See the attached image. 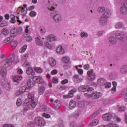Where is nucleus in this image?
<instances>
[{
	"instance_id": "3c124183",
	"label": "nucleus",
	"mask_w": 127,
	"mask_h": 127,
	"mask_svg": "<svg viewBox=\"0 0 127 127\" xmlns=\"http://www.w3.org/2000/svg\"><path fill=\"white\" fill-rule=\"evenodd\" d=\"M1 32L2 33V34H3L4 35H8V33H9V32L8 31V30H7V29H3L2 30H1Z\"/></svg>"
},
{
	"instance_id": "774afa93",
	"label": "nucleus",
	"mask_w": 127,
	"mask_h": 127,
	"mask_svg": "<svg viewBox=\"0 0 127 127\" xmlns=\"http://www.w3.org/2000/svg\"><path fill=\"white\" fill-rule=\"evenodd\" d=\"M17 34H20V33H22V28L21 27H19L18 29H17Z\"/></svg>"
},
{
	"instance_id": "4be33fe9",
	"label": "nucleus",
	"mask_w": 127,
	"mask_h": 127,
	"mask_svg": "<svg viewBox=\"0 0 127 127\" xmlns=\"http://www.w3.org/2000/svg\"><path fill=\"white\" fill-rule=\"evenodd\" d=\"M120 73L121 74H127V65H124L120 68Z\"/></svg>"
},
{
	"instance_id": "6e6d98bb",
	"label": "nucleus",
	"mask_w": 127,
	"mask_h": 127,
	"mask_svg": "<svg viewBox=\"0 0 127 127\" xmlns=\"http://www.w3.org/2000/svg\"><path fill=\"white\" fill-rule=\"evenodd\" d=\"M29 55V54L28 53L25 54L24 56L22 57V60H23V61H25V60H27V58H28Z\"/></svg>"
},
{
	"instance_id": "09e8293b",
	"label": "nucleus",
	"mask_w": 127,
	"mask_h": 127,
	"mask_svg": "<svg viewBox=\"0 0 127 127\" xmlns=\"http://www.w3.org/2000/svg\"><path fill=\"white\" fill-rule=\"evenodd\" d=\"M121 94L122 95H123V96H125V99H126L127 100V89H125L123 90H122L121 92Z\"/></svg>"
},
{
	"instance_id": "4d7b16f0",
	"label": "nucleus",
	"mask_w": 127,
	"mask_h": 127,
	"mask_svg": "<svg viewBox=\"0 0 127 127\" xmlns=\"http://www.w3.org/2000/svg\"><path fill=\"white\" fill-rule=\"evenodd\" d=\"M78 107H79V108H84V107H85V102H84V101L79 102Z\"/></svg>"
},
{
	"instance_id": "423d86ee",
	"label": "nucleus",
	"mask_w": 127,
	"mask_h": 127,
	"mask_svg": "<svg viewBox=\"0 0 127 127\" xmlns=\"http://www.w3.org/2000/svg\"><path fill=\"white\" fill-rule=\"evenodd\" d=\"M27 92H29V88H27L26 86H22L19 88V90L16 91L15 95L17 97H20V96L22 95L23 93Z\"/></svg>"
},
{
	"instance_id": "c756f323",
	"label": "nucleus",
	"mask_w": 127,
	"mask_h": 127,
	"mask_svg": "<svg viewBox=\"0 0 127 127\" xmlns=\"http://www.w3.org/2000/svg\"><path fill=\"white\" fill-rule=\"evenodd\" d=\"M49 63L51 66L54 67L56 65V61L54 59L50 58Z\"/></svg>"
},
{
	"instance_id": "e433bc0d",
	"label": "nucleus",
	"mask_w": 127,
	"mask_h": 127,
	"mask_svg": "<svg viewBox=\"0 0 127 127\" xmlns=\"http://www.w3.org/2000/svg\"><path fill=\"white\" fill-rule=\"evenodd\" d=\"M105 10H106V8L104 6H100L97 8V12H99V13H103Z\"/></svg>"
},
{
	"instance_id": "8fccbe9b",
	"label": "nucleus",
	"mask_w": 127,
	"mask_h": 127,
	"mask_svg": "<svg viewBox=\"0 0 127 127\" xmlns=\"http://www.w3.org/2000/svg\"><path fill=\"white\" fill-rule=\"evenodd\" d=\"M35 71L37 73H42L43 72V69L41 68V67H36L35 68Z\"/></svg>"
},
{
	"instance_id": "0eeeda50",
	"label": "nucleus",
	"mask_w": 127,
	"mask_h": 127,
	"mask_svg": "<svg viewBox=\"0 0 127 127\" xmlns=\"http://www.w3.org/2000/svg\"><path fill=\"white\" fill-rule=\"evenodd\" d=\"M87 74L88 75V79L90 81H93L96 79V73L94 72V69H91L88 70Z\"/></svg>"
},
{
	"instance_id": "a19ab883",
	"label": "nucleus",
	"mask_w": 127,
	"mask_h": 127,
	"mask_svg": "<svg viewBox=\"0 0 127 127\" xmlns=\"http://www.w3.org/2000/svg\"><path fill=\"white\" fill-rule=\"evenodd\" d=\"M70 126L71 127H82V124H79L78 125H76L75 122H71L70 124Z\"/></svg>"
},
{
	"instance_id": "a878e982",
	"label": "nucleus",
	"mask_w": 127,
	"mask_h": 127,
	"mask_svg": "<svg viewBox=\"0 0 127 127\" xmlns=\"http://www.w3.org/2000/svg\"><path fill=\"white\" fill-rule=\"evenodd\" d=\"M0 74L2 76V77H5L6 76V68H0Z\"/></svg>"
},
{
	"instance_id": "a211bd4d",
	"label": "nucleus",
	"mask_w": 127,
	"mask_h": 127,
	"mask_svg": "<svg viewBox=\"0 0 127 127\" xmlns=\"http://www.w3.org/2000/svg\"><path fill=\"white\" fill-rule=\"evenodd\" d=\"M120 13L123 15L127 14V6L126 5L122 6L120 8Z\"/></svg>"
},
{
	"instance_id": "6e6552de",
	"label": "nucleus",
	"mask_w": 127,
	"mask_h": 127,
	"mask_svg": "<svg viewBox=\"0 0 127 127\" xmlns=\"http://www.w3.org/2000/svg\"><path fill=\"white\" fill-rule=\"evenodd\" d=\"M32 80L35 83H37L38 84H44V81L41 76H33L32 77Z\"/></svg>"
},
{
	"instance_id": "c9c22d12",
	"label": "nucleus",
	"mask_w": 127,
	"mask_h": 127,
	"mask_svg": "<svg viewBox=\"0 0 127 127\" xmlns=\"http://www.w3.org/2000/svg\"><path fill=\"white\" fill-rule=\"evenodd\" d=\"M113 87L111 89V91L112 92V94H114V92H116L117 90L116 89V87H117V82L113 81L112 82Z\"/></svg>"
},
{
	"instance_id": "f8f14e48",
	"label": "nucleus",
	"mask_w": 127,
	"mask_h": 127,
	"mask_svg": "<svg viewBox=\"0 0 127 127\" xmlns=\"http://www.w3.org/2000/svg\"><path fill=\"white\" fill-rule=\"evenodd\" d=\"M99 22L100 25H106L108 23V19L104 16H101L99 19Z\"/></svg>"
},
{
	"instance_id": "de8ad7c7",
	"label": "nucleus",
	"mask_w": 127,
	"mask_h": 127,
	"mask_svg": "<svg viewBox=\"0 0 127 127\" xmlns=\"http://www.w3.org/2000/svg\"><path fill=\"white\" fill-rule=\"evenodd\" d=\"M27 48V45H24L23 47L21 48L20 49V53H24L25 52V50H26V49Z\"/></svg>"
},
{
	"instance_id": "338daca9",
	"label": "nucleus",
	"mask_w": 127,
	"mask_h": 127,
	"mask_svg": "<svg viewBox=\"0 0 127 127\" xmlns=\"http://www.w3.org/2000/svg\"><path fill=\"white\" fill-rule=\"evenodd\" d=\"M3 127H14V125L13 124H4Z\"/></svg>"
},
{
	"instance_id": "c85d7f7f",
	"label": "nucleus",
	"mask_w": 127,
	"mask_h": 127,
	"mask_svg": "<svg viewBox=\"0 0 127 127\" xmlns=\"http://www.w3.org/2000/svg\"><path fill=\"white\" fill-rule=\"evenodd\" d=\"M26 73L28 75H32L33 76L35 74V72L33 71L32 68L29 67L27 68Z\"/></svg>"
},
{
	"instance_id": "69168bd1",
	"label": "nucleus",
	"mask_w": 127,
	"mask_h": 127,
	"mask_svg": "<svg viewBox=\"0 0 127 127\" xmlns=\"http://www.w3.org/2000/svg\"><path fill=\"white\" fill-rule=\"evenodd\" d=\"M7 25V22L6 21H2V23L0 24V27H3V26H6Z\"/></svg>"
},
{
	"instance_id": "6ab92c4d",
	"label": "nucleus",
	"mask_w": 127,
	"mask_h": 127,
	"mask_svg": "<svg viewBox=\"0 0 127 127\" xmlns=\"http://www.w3.org/2000/svg\"><path fill=\"white\" fill-rule=\"evenodd\" d=\"M56 51L59 54H64L65 53V50L62 46H59L57 47Z\"/></svg>"
},
{
	"instance_id": "58836bf2",
	"label": "nucleus",
	"mask_w": 127,
	"mask_h": 127,
	"mask_svg": "<svg viewBox=\"0 0 127 127\" xmlns=\"http://www.w3.org/2000/svg\"><path fill=\"white\" fill-rule=\"evenodd\" d=\"M69 60H70V59H69V57H68V56L64 57L62 59V62L65 64L68 63V62H69Z\"/></svg>"
},
{
	"instance_id": "2f4dec72",
	"label": "nucleus",
	"mask_w": 127,
	"mask_h": 127,
	"mask_svg": "<svg viewBox=\"0 0 127 127\" xmlns=\"http://www.w3.org/2000/svg\"><path fill=\"white\" fill-rule=\"evenodd\" d=\"M78 90L80 92H87V85H82L78 87Z\"/></svg>"
},
{
	"instance_id": "bb28decb",
	"label": "nucleus",
	"mask_w": 127,
	"mask_h": 127,
	"mask_svg": "<svg viewBox=\"0 0 127 127\" xmlns=\"http://www.w3.org/2000/svg\"><path fill=\"white\" fill-rule=\"evenodd\" d=\"M106 82V80L104 78H99L97 81V83L100 86H104Z\"/></svg>"
},
{
	"instance_id": "aec40b11",
	"label": "nucleus",
	"mask_w": 127,
	"mask_h": 127,
	"mask_svg": "<svg viewBox=\"0 0 127 127\" xmlns=\"http://www.w3.org/2000/svg\"><path fill=\"white\" fill-rule=\"evenodd\" d=\"M76 102L74 100H71L69 103V110H74L76 108Z\"/></svg>"
},
{
	"instance_id": "9d476101",
	"label": "nucleus",
	"mask_w": 127,
	"mask_h": 127,
	"mask_svg": "<svg viewBox=\"0 0 127 127\" xmlns=\"http://www.w3.org/2000/svg\"><path fill=\"white\" fill-rule=\"evenodd\" d=\"M41 112H46V113H48L51 115H54V112L52 111L51 109L48 108L47 106L44 105L41 106L40 108Z\"/></svg>"
},
{
	"instance_id": "72a5a7b5",
	"label": "nucleus",
	"mask_w": 127,
	"mask_h": 127,
	"mask_svg": "<svg viewBox=\"0 0 127 127\" xmlns=\"http://www.w3.org/2000/svg\"><path fill=\"white\" fill-rule=\"evenodd\" d=\"M98 124H99V120L97 119H95L90 123V126L91 127H96V126L98 125Z\"/></svg>"
},
{
	"instance_id": "7c9ffc66",
	"label": "nucleus",
	"mask_w": 127,
	"mask_h": 127,
	"mask_svg": "<svg viewBox=\"0 0 127 127\" xmlns=\"http://www.w3.org/2000/svg\"><path fill=\"white\" fill-rule=\"evenodd\" d=\"M73 78L74 82H75V83H80V82H81V81L82 80V79H81L80 77H79V75L78 74H75L73 76Z\"/></svg>"
},
{
	"instance_id": "ea45409f",
	"label": "nucleus",
	"mask_w": 127,
	"mask_h": 127,
	"mask_svg": "<svg viewBox=\"0 0 127 127\" xmlns=\"http://www.w3.org/2000/svg\"><path fill=\"white\" fill-rule=\"evenodd\" d=\"M117 109L119 112L122 113V112H125L126 109V107L123 106H117Z\"/></svg>"
},
{
	"instance_id": "39448f33",
	"label": "nucleus",
	"mask_w": 127,
	"mask_h": 127,
	"mask_svg": "<svg viewBox=\"0 0 127 127\" xmlns=\"http://www.w3.org/2000/svg\"><path fill=\"white\" fill-rule=\"evenodd\" d=\"M102 93L100 92L95 91L92 93L91 94H89L88 93H84L85 97H87L88 98H91L92 99H99V98H101L102 96Z\"/></svg>"
},
{
	"instance_id": "4468645a",
	"label": "nucleus",
	"mask_w": 127,
	"mask_h": 127,
	"mask_svg": "<svg viewBox=\"0 0 127 127\" xmlns=\"http://www.w3.org/2000/svg\"><path fill=\"white\" fill-rule=\"evenodd\" d=\"M1 84L6 90H7L8 91L10 90V84L8 83L7 80L5 79L2 80Z\"/></svg>"
},
{
	"instance_id": "052dcab7",
	"label": "nucleus",
	"mask_w": 127,
	"mask_h": 127,
	"mask_svg": "<svg viewBox=\"0 0 127 127\" xmlns=\"http://www.w3.org/2000/svg\"><path fill=\"white\" fill-rule=\"evenodd\" d=\"M26 40L28 41V42H31L32 41V37L30 36H27Z\"/></svg>"
},
{
	"instance_id": "c03bdc74",
	"label": "nucleus",
	"mask_w": 127,
	"mask_h": 127,
	"mask_svg": "<svg viewBox=\"0 0 127 127\" xmlns=\"http://www.w3.org/2000/svg\"><path fill=\"white\" fill-rule=\"evenodd\" d=\"M106 34V31L102 30L101 31H99L98 32L97 34V36H103V35H104V34Z\"/></svg>"
},
{
	"instance_id": "a18cd8bd",
	"label": "nucleus",
	"mask_w": 127,
	"mask_h": 127,
	"mask_svg": "<svg viewBox=\"0 0 127 127\" xmlns=\"http://www.w3.org/2000/svg\"><path fill=\"white\" fill-rule=\"evenodd\" d=\"M88 36V33L85 32L84 31H82L80 33V37L81 38H87V37Z\"/></svg>"
},
{
	"instance_id": "2eb2a0df",
	"label": "nucleus",
	"mask_w": 127,
	"mask_h": 127,
	"mask_svg": "<svg viewBox=\"0 0 127 127\" xmlns=\"http://www.w3.org/2000/svg\"><path fill=\"white\" fill-rule=\"evenodd\" d=\"M60 107H61V103H60V101H59L58 99L54 101L53 108L55 110H59Z\"/></svg>"
},
{
	"instance_id": "5701e85b",
	"label": "nucleus",
	"mask_w": 127,
	"mask_h": 127,
	"mask_svg": "<svg viewBox=\"0 0 127 127\" xmlns=\"http://www.w3.org/2000/svg\"><path fill=\"white\" fill-rule=\"evenodd\" d=\"M21 80H22V76L19 75H15L13 78V82L15 83H19V81Z\"/></svg>"
},
{
	"instance_id": "0e129e2a",
	"label": "nucleus",
	"mask_w": 127,
	"mask_h": 127,
	"mask_svg": "<svg viewBox=\"0 0 127 127\" xmlns=\"http://www.w3.org/2000/svg\"><path fill=\"white\" fill-rule=\"evenodd\" d=\"M45 46L47 47V48H49V49H51L52 46L51 45L49 44V43L48 42H45L44 43Z\"/></svg>"
},
{
	"instance_id": "20e7f679",
	"label": "nucleus",
	"mask_w": 127,
	"mask_h": 127,
	"mask_svg": "<svg viewBox=\"0 0 127 127\" xmlns=\"http://www.w3.org/2000/svg\"><path fill=\"white\" fill-rule=\"evenodd\" d=\"M34 124L38 127H44L45 126V121L40 117H37L34 120Z\"/></svg>"
},
{
	"instance_id": "13d9d810",
	"label": "nucleus",
	"mask_w": 127,
	"mask_h": 127,
	"mask_svg": "<svg viewBox=\"0 0 127 127\" xmlns=\"http://www.w3.org/2000/svg\"><path fill=\"white\" fill-rule=\"evenodd\" d=\"M112 85V84H111V83L110 82H107V81L105 82V84H104V87L106 88H111V86Z\"/></svg>"
},
{
	"instance_id": "bf43d9fd",
	"label": "nucleus",
	"mask_w": 127,
	"mask_h": 127,
	"mask_svg": "<svg viewBox=\"0 0 127 127\" xmlns=\"http://www.w3.org/2000/svg\"><path fill=\"white\" fill-rule=\"evenodd\" d=\"M42 116L44 118H45L46 119H50L51 116L50 114H48L47 113H44L42 114Z\"/></svg>"
},
{
	"instance_id": "1a4fd4ad",
	"label": "nucleus",
	"mask_w": 127,
	"mask_h": 127,
	"mask_svg": "<svg viewBox=\"0 0 127 127\" xmlns=\"http://www.w3.org/2000/svg\"><path fill=\"white\" fill-rule=\"evenodd\" d=\"M115 36L116 38L119 40H124V39H125V34L122 31H116L115 32Z\"/></svg>"
},
{
	"instance_id": "473e14b6",
	"label": "nucleus",
	"mask_w": 127,
	"mask_h": 127,
	"mask_svg": "<svg viewBox=\"0 0 127 127\" xmlns=\"http://www.w3.org/2000/svg\"><path fill=\"white\" fill-rule=\"evenodd\" d=\"M45 91V88L44 86H41L39 87L38 94L39 95H43Z\"/></svg>"
},
{
	"instance_id": "f03ea898",
	"label": "nucleus",
	"mask_w": 127,
	"mask_h": 127,
	"mask_svg": "<svg viewBox=\"0 0 127 127\" xmlns=\"http://www.w3.org/2000/svg\"><path fill=\"white\" fill-rule=\"evenodd\" d=\"M37 105V101L36 100H33L31 101L26 100L24 103V106L26 107L24 108V112H26L29 110V107L31 106L33 109H34Z\"/></svg>"
},
{
	"instance_id": "37998d69",
	"label": "nucleus",
	"mask_w": 127,
	"mask_h": 127,
	"mask_svg": "<svg viewBox=\"0 0 127 127\" xmlns=\"http://www.w3.org/2000/svg\"><path fill=\"white\" fill-rule=\"evenodd\" d=\"M114 100H112V99H106L104 101V103L105 105H110V104H114Z\"/></svg>"
},
{
	"instance_id": "393cba45",
	"label": "nucleus",
	"mask_w": 127,
	"mask_h": 127,
	"mask_svg": "<svg viewBox=\"0 0 127 127\" xmlns=\"http://www.w3.org/2000/svg\"><path fill=\"white\" fill-rule=\"evenodd\" d=\"M10 33L12 35L11 37L12 38H14V36H16L17 35V29H15V28H13L11 29Z\"/></svg>"
},
{
	"instance_id": "f3484780",
	"label": "nucleus",
	"mask_w": 127,
	"mask_h": 127,
	"mask_svg": "<svg viewBox=\"0 0 127 127\" xmlns=\"http://www.w3.org/2000/svg\"><path fill=\"white\" fill-rule=\"evenodd\" d=\"M54 20L55 22L58 23V22H61L62 20V17L60 14H56L54 16Z\"/></svg>"
},
{
	"instance_id": "f704fd0d",
	"label": "nucleus",
	"mask_w": 127,
	"mask_h": 127,
	"mask_svg": "<svg viewBox=\"0 0 127 127\" xmlns=\"http://www.w3.org/2000/svg\"><path fill=\"white\" fill-rule=\"evenodd\" d=\"M35 41L37 45H39V46H42V45H43V42H42L39 38H36Z\"/></svg>"
},
{
	"instance_id": "9b49d317",
	"label": "nucleus",
	"mask_w": 127,
	"mask_h": 127,
	"mask_svg": "<svg viewBox=\"0 0 127 127\" xmlns=\"http://www.w3.org/2000/svg\"><path fill=\"white\" fill-rule=\"evenodd\" d=\"M113 118V115L111 113H106L103 115L102 118L104 121H106V122H109L112 120Z\"/></svg>"
},
{
	"instance_id": "ddd939ff",
	"label": "nucleus",
	"mask_w": 127,
	"mask_h": 127,
	"mask_svg": "<svg viewBox=\"0 0 127 127\" xmlns=\"http://www.w3.org/2000/svg\"><path fill=\"white\" fill-rule=\"evenodd\" d=\"M76 92H77V89L75 88L72 89L69 92L68 95H64V99H70V98H72L73 96V93H76Z\"/></svg>"
},
{
	"instance_id": "cd10ccee",
	"label": "nucleus",
	"mask_w": 127,
	"mask_h": 127,
	"mask_svg": "<svg viewBox=\"0 0 127 127\" xmlns=\"http://www.w3.org/2000/svg\"><path fill=\"white\" fill-rule=\"evenodd\" d=\"M27 85H24L23 87H26L29 89V91H30V88L33 87V83L31 82V80L28 79L27 80Z\"/></svg>"
},
{
	"instance_id": "f257e3e1",
	"label": "nucleus",
	"mask_w": 127,
	"mask_h": 127,
	"mask_svg": "<svg viewBox=\"0 0 127 127\" xmlns=\"http://www.w3.org/2000/svg\"><path fill=\"white\" fill-rule=\"evenodd\" d=\"M14 59H15V56H14V54H12L9 58L3 60L0 63V65L4 68H7V67H9V66L12 64V62H13V63H16V62L14 61Z\"/></svg>"
},
{
	"instance_id": "dca6fc26",
	"label": "nucleus",
	"mask_w": 127,
	"mask_h": 127,
	"mask_svg": "<svg viewBox=\"0 0 127 127\" xmlns=\"http://www.w3.org/2000/svg\"><path fill=\"white\" fill-rule=\"evenodd\" d=\"M103 16L107 19L110 18V17L112 16V11L108 9H106L104 13Z\"/></svg>"
},
{
	"instance_id": "603ef678",
	"label": "nucleus",
	"mask_w": 127,
	"mask_h": 127,
	"mask_svg": "<svg viewBox=\"0 0 127 127\" xmlns=\"http://www.w3.org/2000/svg\"><path fill=\"white\" fill-rule=\"evenodd\" d=\"M105 126L106 127H120L117 124L114 123H109Z\"/></svg>"
},
{
	"instance_id": "4c0bfd02",
	"label": "nucleus",
	"mask_w": 127,
	"mask_h": 127,
	"mask_svg": "<svg viewBox=\"0 0 127 127\" xmlns=\"http://www.w3.org/2000/svg\"><path fill=\"white\" fill-rule=\"evenodd\" d=\"M124 26V24H122V22H117L115 24V28H117L118 29H120V28H122Z\"/></svg>"
},
{
	"instance_id": "680f3d73",
	"label": "nucleus",
	"mask_w": 127,
	"mask_h": 127,
	"mask_svg": "<svg viewBox=\"0 0 127 127\" xmlns=\"http://www.w3.org/2000/svg\"><path fill=\"white\" fill-rule=\"evenodd\" d=\"M36 14H37L36 12H35L34 11H32L30 13V15L32 17H33L34 16H36Z\"/></svg>"
},
{
	"instance_id": "79ce46f5",
	"label": "nucleus",
	"mask_w": 127,
	"mask_h": 127,
	"mask_svg": "<svg viewBox=\"0 0 127 127\" xmlns=\"http://www.w3.org/2000/svg\"><path fill=\"white\" fill-rule=\"evenodd\" d=\"M28 99L31 100V101L34 100V94L31 92H29L27 94Z\"/></svg>"
},
{
	"instance_id": "e2e57ef3",
	"label": "nucleus",
	"mask_w": 127,
	"mask_h": 127,
	"mask_svg": "<svg viewBox=\"0 0 127 127\" xmlns=\"http://www.w3.org/2000/svg\"><path fill=\"white\" fill-rule=\"evenodd\" d=\"M52 83L57 84L58 83V78L57 77H54L52 79Z\"/></svg>"
},
{
	"instance_id": "412c9836",
	"label": "nucleus",
	"mask_w": 127,
	"mask_h": 127,
	"mask_svg": "<svg viewBox=\"0 0 127 127\" xmlns=\"http://www.w3.org/2000/svg\"><path fill=\"white\" fill-rule=\"evenodd\" d=\"M47 40L49 41V42L56 41V37L54 36V35H50L47 37Z\"/></svg>"
},
{
	"instance_id": "5fc2aeb1",
	"label": "nucleus",
	"mask_w": 127,
	"mask_h": 127,
	"mask_svg": "<svg viewBox=\"0 0 127 127\" xmlns=\"http://www.w3.org/2000/svg\"><path fill=\"white\" fill-rule=\"evenodd\" d=\"M21 104H22V100H21V99L20 98H18L16 102V105L17 107L21 106Z\"/></svg>"
},
{
	"instance_id": "b1692460",
	"label": "nucleus",
	"mask_w": 127,
	"mask_h": 127,
	"mask_svg": "<svg viewBox=\"0 0 127 127\" xmlns=\"http://www.w3.org/2000/svg\"><path fill=\"white\" fill-rule=\"evenodd\" d=\"M109 42L110 44H112L113 45H115V44H117V39L115 37H110L109 39Z\"/></svg>"
},
{
	"instance_id": "7ed1b4c3",
	"label": "nucleus",
	"mask_w": 127,
	"mask_h": 127,
	"mask_svg": "<svg viewBox=\"0 0 127 127\" xmlns=\"http://www.w3.org/2000/svg\"><path fill=\"white\" fill-rule=\"evenodd\" d=\"M12 39H13V38H12V37H8L7 39L3 41V44H8V43H10V42H11V47H12L13 49H14L16 46H17V41H11L12 40Z\"/></svg>"
},
{
	"instance_id": "864d4df0",
	"label": "nucleus",
	"mask_w": 127,
	"mask_h": 127,
	"mask_svg": "<svg viewBox=\"0 0 127 127\" xmlns=\"http://www.w3.org/2000/svg\"><path fill=\"white\" fill-rule=\"evenodd\" d=\"M27 12V11H26V10L24 9V8H23V9L21 11V12H19L18 13V14H21V15H23L24 16V15H26V13Z\"/></svg>"
},
{
	"instance_id": "49530a36",
	"label": "nucleus",
	"mask_w": 127,
	"mask_h": 127,
	"mask_svg": "<svg viewBox=\"0 0 127 127\" xmlns=\"http://www.w3.org/2000/svg\"><path fill=\"white\" fill-rule=\"evenodd\" d=\"M79 116H80V110H77L74 112V114H73V117H74V118H77L79 117Z\"/></svg>"
}]
</instances>
